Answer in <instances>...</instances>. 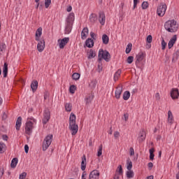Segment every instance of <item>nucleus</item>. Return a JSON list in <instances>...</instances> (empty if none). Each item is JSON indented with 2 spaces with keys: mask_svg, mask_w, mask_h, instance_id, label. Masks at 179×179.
<instances>
[{
  "mask_svg": "<svg viewBox=\"0 0 179 179\" xmlns=\"http://www.w3.org/2000/svg\"><path fill=\"white\" fill-rule=\"evenodd\" d=\"M179 24L176 20H169L164 24V28L169 33H176L178 30Z\"/></svg>",
  "mask_w": 179,
  "mask_h": 179,
  "instance_id": "nucleus-1",
  "label": "nucleus"
},
{
  "mask_svg": "<svg viewBox=\"0 0 179 179\" xmlns=\"http://www.w3.org/2000/svg\"><path fill=\"white\" fill-rule=\"evenodd\" d=\"M69 128L71 131V135H76L78 131L79 130V126L76 124V115L73 113H71L69 117Z\"/></svg>",
  "mask_w": 179,
  "mask_h": 179,
  "instance_id": "nucleus-2",
  "label": "nucleus"
},
{
  "mask_svg": "<svg viewBox=\"0 0 179 179\" xmlns=\"http://www.w3.org/2000/svg\"><path fill=\"white\" fill-rule=\"evenodd\" d=\"M75 20V13H71L66 19V25L65 28L66 34H69L72 30V26H73V22Z\"/></svg>",
  "mask_w": 179,
  "mask_h": 179,
  "instance_id": "nucleus-3",
  "label": "nucleus"
},
{
  "mask_svg": "<svg viewBox=\"0 0 179 179\" xmlns=\"http://www.w3.org/2000/svg\"><path fill=\"white\" fill-rule=\"evenodd\" d=\"M98 57L99 61H101V59H105L106 62H108V61H110V59L111 58L108 51L103 50V49L99 50Z\"/></svg>",
  "mask_w": 179,
  "mask_h": 179,
  "instance_id": "nucleus-4",
  "label": "nucleus"
},
{
  "mask_svg": "<svg viewBox=\"0 0 179 179\" xmlns=\"http://www.w3.org/2000/svg\"><path fill=\"white\" fill-rule=\"evenodd\" d=\"M52 142V134L48 135L43 142V150L45 152V150H48V148H50V145H51Z\"/></svg>",
  "mask_w": 179,
  "mask_h": 179,
  "instance_id": "nucleus-5",
  "label": "nucleus"
},
{
  "mask_svg": "<svg viewBox=\"0 0 179 179\" xmlns=\"http://www.w3.org/2000/svg\"><path fill=\"white\" fill-rule=\"evenodd\" d=\"M166 10H167V5L164 3H161L157 9V13L158 16L163 17L166 14Z\"/></svg>",
  "mask_w": 179,
  "mask_h": 179,
  "instance_id": "nucleus-6",
  "label": "nucleus"
},
{
  "mask_svg": "<svg viewBox=\"0 0 179 179\" xmlns=\"http://www.w3.org/2000/svg\"><path fill=\"white\" fill-rule=\"evenodd\" d=\"M34 128V123L31 120H28L26 122L25 126V133L27 135H31V134L33 132V129Z\"/></svg>",
  "mask_w": 179,
  "mask_h": 179,
  "instance_id": "nucleus-7",
  "label": "nucleus"
},
{
  "mask_svg": "<svg viewBox=\"0 0 179 179\" xmlns=\"http://www.w3.org/2000/svg\"><path fill=\"white\" fill-rule=\"evenodd\" d=\"M51 117V114L50 113V110L46 109L43 113V124H45L47 122L50 121V118Z\"/></svg>",
  "mask_w": 179,
  "mask_h": 179,
  "instance_id": "nucleus-8",
  "label": "nucleus"
},
{
  "mask_svg": "<svg viewBox=\"0 0 179 179\" xmlns=\"http://www.w3.org/2000/svg\"><path fill=\"white\" fill-rule=\"evenodd\" d=\"M59 47L61 50H63L64 48L65 45L69 43V38H64L63 39H59Z\"/></svg>",
  "mask_w": 179,
  "mask_h": 179,
  "instance_id": "nucleus-9",
  "label": "nucleus"
},
{
  "mask_svg": "<svg viewBox=\"0 0 179 179\" xmlns=\"http://www.w3.org/2000/svg\"><path fill=\"white\" fill-rule=\"evenodd\" d=\"M171 97L173 100H177L179 97V91L178 88H173L171 91Z\"/></svg>",
  "mask_w": 179,
  "mask_h": 179,
  "instance_id": "nucleus-10",
  "label": "nucleus"
},
{
  "mask_svg": "<svg viewBox=\"0 0 179 179\" xmlns=\"http://www.w3.org/2000/svg\"><path fill=\"white\" fill-rule=\"evenodd\" d=\"M122 94V85H119L116 87V90L115 92V99H117V100L120 99Z\"/></svg>",
  "mask_w": 179,
  "mask_h": 179,
  "instance_id": "nucleus-11",
  "label": "nucleus"
},
{
  "mask_svg": "<svg viewBox=\"0 0 179 179\" xmlns=\"http://www.w3.org/2000/svg\"><path fill=\"white\" fill-rule=\"evenodd\" d=\"M90 179H99L100 178V172L98 170H94L90 173Z\"/></svg>",
  "mask_w": 179,
  "mask_h": 179,
  "instance_id": "nucleus-12",
  "label": "nucleus"
},
{
  "mask_svg": "<svg viewBox=\"0 0 179 179\" xmlns=\"http://www.w3.org/2000/svg\"><path fill=\"white\" fill-rule=\"evenodd\" d=\"M44 48H45V41H44V40H41L37 45V50L39 52H43V51H44Z\"/></svg>",
  "mask_w": 179,
  "mask_h": 179,
  "instance_id": "nucleus-13",
  "label": "nucleus"
},
{
  "mask_svg": "<svg viewBox=\"0 0 179 179\" xmlns=\"http://www.w3.org/2000/svg\"><path fill=\"white\" fill-rule=\"evenodd\" d=\"M93 99H94V94L93 93L88 94L85 99L86 105L90 104L93 101Z\"/></svg>",
  "mask_w": 179,
  "mask_h": 179,
  "instance_id": "nucleus-14",
  "label": "nucleus"
},
{
  "mask_svg": "<svg viewBox=\"0 0 179 179\" xmlns=\"http://www.w3.org/2000/svg\"><path fill=\"white\" fill-rule=\"evenodd\" d=\"M145 52H140L136 57V64H139V62H142V61H143V58H145Z\"/></svg>",
  "mask_w": 179,
  "mask_h": 179,
  "instance_id": "nucleus-15",
  "label": "nucleus"
},
{
  "mask_svg": "<svg viewBox=\"0 0 179 179\" xmlns=\"http://www.w3.org/2000/svg\"><path fill=\"white\" fill-rule=\"evenodd\" d=\"M167 121L170 125H173V124H174V116L173 115L171 110L168 111Z\"/></svg>",
  "mask_w": 179,
  "mask_h": 179,
  "instance_id": "nucleus-16",
  "label": "nucleus"
},
{
  "mask_svg": "<svg viewBox=\"0 0 179 179\" xmlns=\"http://www.w3.org/2000/svg\"><path fill=\"white\" fill-rule=\"evenodd\" d=\"M176 41H177V35H173L168 43V47H169V50L171 48H173V45H174V44H176Z\"/></svg>",
  "mask_w": 179,
  "mask_h": 179,
  "instance_id": "nucleus-17",
  "label": "nucleus"
},
{
  "mask_svg": "<svg viewBox=\"0 0 179 179\" xmlns=\"http://www.w3.org/2000/svg\"><path fill=\"white\" fill-rule=\"evenodd\" d=\"M87 36H89V29L87 27H85L81 32L82 40H86V38H87Z\"/></svg>",
  "mask_w": 179,
  "mask_h": 179,
  "instance_id": "nucleus-18",
  "label": "nucleus"
},
{
  "mask_svg": "<svg viewBox=\"0 0 179 179\" xmlns=\"http://www.w3.org/2000/svg\"><path fill=\"white\" fill-rule=\"evenodd\" d=\"M99 20L100 24L102 26H104V24L106 23V15H104V13H99Z\"/></svg>",
  "mask_w": 179,
  "mask_h": 179,
  "instance_id": "nucleus-19",
  "label": "nucleus"
},
{
  "mask_svg": "<svg viewBox=\"0 0 179 179\" xmlns=\"http://www.w3.org/2000/svg\"><path fill=\"white\" fill-rule=\"evenodd\" d=\"M145 139H146V131H145V130H142L140 131V136L138 138V141L140 143L143 142V141H145Z\"/></svg>",
  "mask_w": 179,
  "mask_h": 179,
  "instance_id": "nucleus-20",
  "label": "nucleus"
},
{
  "mask_svg": "<svg viewBox=\"0 0 179 179\" xmlns=\"http://www.w3.org/2000/svg\"><path fill=\"white\" fill-rule=\"evenodd\" d=\"M41 34H43V28L39 27L36 31V41H40V37H41Z\"/></svg>",
  "mask_w": 179,
  "mask_h": 179,
  "instance_id": "nucleus-21",
  "label": "nucleus"
},
{
  "mask_svg": "<svg viewBox=\"0 0 179 179\" xmlns=\"http://www.w3.org/2000/svg\"><path fill=\"white\" fill-rule=\"evenodd\" d=\"M81 170H83V171L86 170V155H85L82 157Z\"/></svg>",
  "mask_w": 179,
  "mask_h": 179,
  "instance_id": "nucleus-22",
  "label": "nucleus"
},
{
  "mask_svg": "<svg viewBox=\"0 0 179 179\" xmlns=\"http://www.w3.org/2000/svg\"><path fill=\"white\" fill-rule=\"evenodd\" d=\"M85 45L88 48H92L93 45H94V42L93 41V39L92 38H87L85 41Z\"/></svg>",
  "mask_w": 179,
  "mask_h": 179,
  "instance_id": "nucleus-23",
  "label": "nucleus"
},
{
  "mask_svg": "<svg viewBox=\"0 0 179 179\" xmlns=\"http://www.w3.org/2000/svg\"><path fill=\"white\" fill-rule=\"evenodd\" d=\"M22 126V117H18L15 124V128L17 131L20 129V127Z\"/></svg>",
  "mask_w": 179,
  "mask_h": 179,
  "instance_id": "nucleus-24",
  "label": "nucleus"
},
{
  "mask_svg": "<svg viewBox=\"0 0 179 179\" xmlns=\"http://www.w3.org/2000/svg\"><path fill=\"white\" fill-rule=\"evenodd\" d=\"M37 87H38V82L37 80L33 81L31 84V89H32L33 92H36Z\"/></svg>",
  "mask_w": 179,
  "mask_h": 179,
  "instance_id": "nucleus-25",
  "label": "nucleus"
},
{
  "mask_svg": "<svg viewBox=\"0 0 179 179\" xmlns=\"http://www.w3.org/2000/svg\"><path fill=\"white\" fill-rule=\"evenodd\" d=\"M3 78H6L8 76V63H4L3 68Z\"/></svg>",
  "mask_w": 179,
  "mask_h": 179,
  "instance_id": "nucleus-26",
  "label": "nucleus"
},
{
  "mask_svg": "<svg viewBox=\"0 0 179 179\" xmlns=\"http://www.w3.org/2000/svg\"><path fill=\"white\" fill-rule=\"evenodd\" d=\"M17 158H13L11 161V164H10V167L12 169H15V167H16V166H17Z\"/></svg>",
  "mask_w": 179,
  "mask_h": 179,
  "instance_id": "nucleus-27",
  "label": "nucleus"
},
{
  "mask_svg": "<svg viewBox=\"0 0 179 179\" xmlns=\"http://www.w3.org/2000/svg\"><path fill=\"white\" fill-rule=\"evenodd\" d=\"M109 38L108 36H107V34H103L102 36V41L103 44H108V41H109Z\"/></svg>",
  "mask_w": 179,
  "mask_h": 179,
  "instance_id": "nucleus-28",
  "label": "nucleus"
},
{
  "mask_svg": "<svg viewBox=\"0 0 179 179\" xmlns=\"http://www.w3.org/2000/svg\"><path fill=\"white\" fill-rule=\"evenodd\" d=\"M96 57V52L93 50H90L88 54V59H92V58H94Z\"/></svg>",
  "mask_w": 179,
  "mask_h": 179,
  "instance_id": "nucleus-29",
  "label": "nucleus"
},
{
  "mask_svg": "<svg viewBox=\"0 0 179 179\" xmlns=\"http://www.w3.org/2000/svg\"><path fill=\"white\" fill-rule=\"evenodd\" d=\"M131 97V93L129 91H125L123 94V100H128Z\"/></svg>",
  "mask_w": 179,
  "mask_h": 179,
  "instance_id": "nucleus-30",
  "label": "nucleus"
},
{
  "mask_svg": "<svg viewBox=\"0 0 179 179\" xmlns=\"http://www.w3.org/2000/svg\"><path fill=\"white\" fill-rule=\"evenodd\" d=\"M178 57H179V50H177L175 53H173L172 62H176V61H177V59H178Z\"/></svg>",
  "mask_w": 179,
  "mask_h": 179,
  "instance_id": "nucleus-31",
  "label": "nucleus"
},
{
  "mask_svg": "<svg viewBox=\"0 0 179 179\" xmlns=\"http://www.w3.org/2000/svg\"><path fill=\"white\" fill-rule=\"evenodd\" d=\"M126 176H127V178H134V171H132V170L127 171Z\"/></svg>",
  "mask_w": 179,
  "mask_h": 179,
  "instance_id": "nucleus-32",
  "label": "nucleus"
},
{
  "mask_svg": "<svg viewBox=\"0 0 179 179\" xmlns=\"http://www.w3.org/2000/svg\"><path fill=\"white\" fill-rule=\"evenodd\" d=\"M150 152V160H153L155 159V148H151L149 150Z\"/></svg>",
  "mask_w": 179,
  "mask_h": 179,
  "instance_id": "nucleus-33",
  "label": "nucleus"
},
{
  "mask_svg": "<svg viewBox=\"0 0 179 179\" xmlns=\"http://www.w3.org/2000/svg\"><path fill=\"white\" fill-rule=\"evenodd\" d=\"M103 155V144H101L99 146L98 152H97V157H100Z\"/></svg>",
  "mask_w": 179,
  "mask_h": 179,
  "instance_id": "nucleus-34",
  "label": "nucleus"
},
{
  "mask_svg": "<svg viewBox=\"0 0 179 179\" xmlns=\"http://www.w3.org/2000/svg\"><path fill=\"white\" fill-rule=\"evenodd\" d=\"M120 76H121V70L119 69L117 71V72L114 75L115 82H117V80L118 79V78H120Z\"/></svg>",
  "mask_w": 179,
  "mask_h": 179,
  "instance_id": "nucleus-35",
  "label": "nucleus"
},
{
  "mask_svg": "<svg viewBox=\"0 0 179 179\" xmlns=\"http://www.w3.org/2000/svg\"><path fill=\"white\" fill-rule=\"evenodd\" d=\"M96 85H97V80H93L90 83V87H91V89H95Z\"/></svg>",
  "mask_w": 179,
  "mask_h": 179,
  "instance_id": "nucleus-36",
  "label": "nucleus"
},
{
  "mask_svg": "<svg viewBox=\"0 0 179 179\" xmlns=\"http://www.w3.org/2000/svg\"><path fill=\"white\" fill-rule=\"evenodd\" d=\"M5 149H6V145L3 143H0V153H3L5 152Z\"/></svg>",
  "mask_w": 179,
  "mask_h": 179,
  "instance_id": "nucleus-37",
  "label": "nucleus"
},
{
  "mask_svg": "<svg viewBox=\"0 0 179 179\" xmlns=\"http://www.w3.org/2000/svg\"><path fill=\"white\" fill-rule=\"evenodd\" d=\"M80 78V74H79L78 73H74L72 75V78L73 79V80H79Z\"/></svg>",
  "mask_w": 179,
  "mask_h": 179,
  "instance_id": "nucleus-38",
  "label": "nucleus"
},
{
  "mask_svg": "<svg viewBox=\"0 0 179 179\" xmlns=\"http://www.w3.org/2000/svg\"><path fill=\"white\" fill-rule=\"evenodd\" d=\"M65 108H66V110H67L69 113H71V111H72V104L66 103Z\"/></svg>",
  "mask_w": 179,
  "mask_h": 179,
  "instance_id": "nucleus-39",
  "label": "nucleus"
},
{
  "mask_svg": "<svg viewBox=\"0 0 179 179\" xmlns=\"http://www.w3.org/2000/svg\"><path fill=\"white\" fill-rule=\"evenodd\" d=\"M132 50V43H129L126 48V54H129Z\"/></svg>",
  "mask_w": 179,
  "mask_h": 179,
  "instance_id": "nucleus-40",
  "label": "nucleus"
},
{
  "mask_svg": "<svg viewBox=\"0 0 179 179\" xmlns=\"http://www.w3.org/2000/svg\"><path fill=\"white\" fill-rule=\"evenodd\" d=\"M141 8L142 9H148V8H149V3H148V1L143 2Z\"/></svg>",
  "mask_w": 179,
  "mask_h": 179,
  "instance_id": "nucleus-41",
  "label": "nucleus"
},
{
  "mask_svg": "<svg viewBox=\"0 0 179 179\" xmlns=\"http://www.w3.org/2000/svg\"><path fill=\"white\" fill-rule=\"evenodd\" d=\"M75 90H76V86L75 85H71L69 87V92L70 93H71L72 94H73V93H75Z\"/></svg>",
  "mask_w": 179,
  "mask_h": 179,
  "instance_id": "nucleus-42",
  "label": "nucleus"
},
{
  "mask_svg": "<svg viewBox=\"0 0 179 179\" xmlns=\"http://www.w3.org/2000/svg\"><path fill=\"white\" fill-rule=\"evenodd\" d=\"M50 5H51V0H45V8H46V9L50 8Z\"/></svg>",
  "mask_w": 179,
  "mask_h": 179,
  "instance_id": "nucleus-43",
  "label": "nucleus"
},
{
  "mask_svg": "<svg viewBox=\"0 0 179 179\" xmlns=\"http://www.w3.org/2000/svg\"><path fill=\"white\" fill-rule=\"evenodd\" d=\"M127 64H132L134 62V57L133 56H129L127 59Z\"/></svg>",
  "mask_w": 179,
  "mask_h": 179,
  "instance_id": "nucleus-44",
  "label": "nucleus"
},
{
  "mask_svg": "<svg viewBox=\"0 0 179 179\" xmlns=\"http://www.w3.org/2000/svg\"><path fill=\"white\" fill-rule=\"evenodd\" d=\"M26 177H27V173L23 172L20 175L19 179H26Z\"/></svg>",
  "mask_w": 179,
  "mask_h": 179,
  "instance_id": "nucleus-45",
  "label": "nucleus"
},
{
  "mask_svg": "<svg viewBox=\"0 0 179 179\" xmlns=\"http://www.w3.org/2000/svg\"><path fill=\"white\" fill-rule=\"evenodd\" d=\"M152 41H153V38L152 37V35H148V36H147V38H146L147 43H148L149 44H150V43H152Z\"/></svg>",
  "mask_w": 179,
  "mask_h": 179,
  "instance_id": "nucleus-46",
  "label": "nucleus"
},
{
  "mask_svg": "<svg viewBox=\"0 0 179 179\" xmlns=\"http://www.w3.org/2000/svg\"><path fill=\"white\" fill-rule=\"evenodd\" d=\"M116 173H119V174H122L123 171H122V166L119 165L117 170H116Z\"/></svg>",
  "mask_w": 179,
  "mask_h": 179,
  "instance_id": "nucleus-47",
  "label": "nucleus"
},
{
  "mask_svg": "<svg viewBox=\"0 0 179 179\" xmlns=\"http://www.w3.org/2000/svg\"><path fill=\"white\" fill-rule=\"evenodd\" d=\"M48 99H50V93L48 91H45L44 93V100H48Z\"/></svg>",
  "mask_w": 179,
  "mask_h": 179,
  "instance_id": "nucleus-48",
  "label": "nucleus"
},
{
  "mask_svg": "<svg viewBox=\"0 0 179 179\" xmlns=\"http://www.w3.org/2000/svg\"><path fill=\"white\" fill-rule=\"evenodd\" d=\"M167 45V43H166V41H164V39L162 38V50H166V46Z\"/></svg>",
  "mask_w": 179,
  "mask_h": 179,
  "instance_id": "nucleus-49",
  "label": "nucleus"
},
{
  "mask_svg": "<svg viewBox=\"0 0 179 179\" xmlns=\"http://www.w3.org/2000/svg\"><path fill=\"white\" fill-rule=\"evenodd\" d=\"M6 48V45L3 43H0V51H3Z\"/></svg>",
  "mask_w": 179,
  "mask_h": 179,
  "instance_id": "nucleus-50",
  "label": "nucleus"
},
{
  "mask_svg": "<svg viewBox=\"0 0 179 179\" xmlns=\"http://www.w3.org/2000/svg\"><path fill=\"white\" fill-rule=\"evenodd\" d=\"M129 152H130V156H135V150H134V148L131 147Z\"/></svg>",
  "mask_w": 179,
  "mask_h": 179,
  "instance_id": "nucleus-51",
  "label": "nucleus"
},
{
  "mask_svg": "<svg viewBox=\"0 0 179 179\" xmlns=\"http://www.w3.org/2000/svg\"><path fill=\"white\" fill-rule=\"evenodd\" d=\"M127 169L129 171H131L132 169V162H130L127 166Z\"/></svg>",
  "mask_w": 179,
  "mask_h": 179,
  "instance_id": "nucleus-52",
  "label": "nucleus"
},
{
  "mask_svg": "<svg viewBox=\"0 0 179 179\" xmlns=\"http://www.w3.org/2000/svg\"><path fill=\"white\" fill-rule=\"evenodd\" d=\"M114 137L115 139H118V138H120V131H115Z\"/></svg>",
  "mask_w": 179,
  "mask_h": 179,
  "instance_id": "nucleus-53",
  "label": "nucleus"
},
{
  "mask_svg": "<svg viewBox=\"0 0 179 179\" xmlns=\"http://www.w3.org/2000/svg\"><path fill=\"white\" fill-rule=\"evenodd\" d=\"M5 173V171L3 170V168L0 169V178H2L3 177V174Z\"/></svg>",
  "mask_w": 179,
  "mask_h": 179,
  "instance_id": "nucleus-54",
  "label": "nucleus"
},
{
  "mask_svg": "<svg viewBox=\"0 0 179 179\" xmlns=\"http://www.w3.org/2000/svg\"><path fill=\"white\" fill-rule=\"evenodd\" d=\"M124 121L127 122V121H128V119L129 118V113H124Z\"/></svg>",
  "mask_w": 179,
  "mask_h": 179,
  "instance_id": "nucleus-55",
  "label": "nucleus"
},
{
  "mask_svg": "<svg viewBox=\"0 0 179 179\" xmlns=\"http://www.w3.org/2000/svg\"><path fill=\"white\" fill-rule=\"evenodd\" d=\"M90 20L92 23H94V22H96L97 20V17H90Z\"/></svg>",
  "mask_w": 179,
  "mask_h": 179,
  "instance_id": "nucleus-56",
  "label": "nucleus"
},
{
  "mask_svg": "<svg viewBox=\"0 0 179 179\" xmlns=\"http://www.w3.org/2000/svg\"><path fill=\"white\" fill-rule=\"evenodd\" d=\"M90 36L92 38H93L94 40H96V34H94V32H90Z\"/></svg>",
  "mask_w": 179,
  "mask_h": 179,
  "instance_id": "nucleus-57",
  "label": "nucleus"
},
{
  "mask_svg": "<svg viewBox=\"0 0 179 179\" xmlns=\"http://www.w3.org/2000/svg\"><path fill=\"white\" fill-rule=\"evenodd\" d=\"M155 99L156 100H160V94L159 92L155 94Z\"/></svg>",
  "mask_w": 179,
  "mask_h": 179,
  "instance_id": "nucleus-58",
  "label": "nucleus"
},
{
  "mask_svg": "<svg viewBox=\"0 0 179 179\" xmlns=\"http://www.w3.org/2000/svg\"><path fill=\"white\" fill-rule=\"evenodd\" d=\"M24 150H25V153H29V145H24Z\"/></svg>",
  "mask_w": 179,
  "mask_h": 179,
  "instance_id": "nucleus-59",
  "label": "nucleus"
},
{
  "mask_svg": "<svg viewBox=\"0 0 179 179\" xmlns=\"http://www.w3.org/2000/svg\"><path fill=\"white\" fill-rule=\"evenodd\" d=\"M86 171H84L82 174V179H86Z\"/></svg>",
  "mask_w": 179,
  "mask_h": 179,
  "instance_id": "nucleus-60",
  "label": "nucleus"
},
{
  "mask_svg": "<svg viewBox=\"0 0 179 179\" xmlns=\"http://www.w3.org/2000/svg\"><path fill=\"white\" fill-rule=\"evenodd\" d=\"M27 120V121H32V122H36V119H34V117H29Z\"/></svg>",
  "mask_w": 179,
  "mask_h": 179,
  "instance_id": "nucleus-61",
  "label": "nucleus"
},
{
  "mask_svg": "<svg viewBox=\"0 0 179 179\" xmlns=\"http://www.w3.org/2000/svg\"><path fill=\"white\" fill-rule=\"evenodd\" d=\"M2 118L3 120H6V118H8V115H6V113H3Z\"/></svg>",
  "mask_w": 179,
  "mask_h": 179,
  "instance_id": "nucleus-62",
  "label": "nucleus"
},
{
  "mask_svg": "<svg viewBox=\"0 0 179 179\" xmlns=\"http://www.w3.org/2000/svg\"><path fill=\"white\" fill-rule=\"evenodd\" d=\"M148 167H149V169H152L153 168V163H152V162L148 163Z\"/></svg>",
  "mask_w": 179,
  "mask_h": 179,
  "instance_id": "nucleus-63",
  "label": "nucleus"
},
{
  "mask_svg": "<svg viewBox=\"0 0 179 179\" xmlns=\"http://www.w3.org/2000/svg\"><path fill=\"white\" fill-rule=\"evenodd\" d=\"M66 10H67V12H71L72 10V6H69L67 8Z\"/></svg>",
  "mask_w": 179,
  "mask_h": 179,
  "instance_id": "nucleus-64",
  "label": "nucleus"
}]
</instances>
